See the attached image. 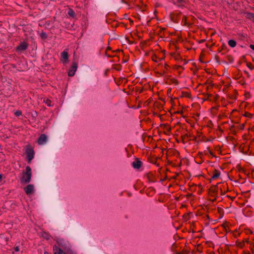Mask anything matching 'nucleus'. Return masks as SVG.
Listing matches in <instances>:
<instances>
[{
  "label": "nucleus",
  "mask_w": 254,
  "mask_h": 254,
  "mask_svg": "<svg viewBox=\"0 0 254 254\" xmlns=\"http://www.w3.org/2000/svg\"><path fill=\"white\" fill-rule=\"evenodd\" d=\"M1 178H2V176L1 174H0V180L1 179Z\"/></svg>",
  "instance_id": "b1692460"
},
{
  "label": "nucleus",
  "mask_w": 254,
  "mask_h": 254,
  "mask_svg": "<svg viewBox=\"0 0 254 254\" xmlns=\"http://www.w3.org/2000/svg\"><path fill=\"white\" fill-rule=\"evenodd\" d=\"M174 3L178 6H183L184 5L185 1L184 0H176L174 1Z\"/></svg>",
  "instance_id": "9b49d317"
},
{
  "label": "nucleus",
  "mask_w": 254,
  "mask_h": 254,
  "mask_svg": "<svg viewBox=\"0 0 254 254\" xmlns=\"http://www.w3.org/2000/svg\"><path fill=\"white\" fill-rule=\"evenodd\" d=\"M68 14L70 16L74 17L75 16V12L73 10L69 9L68 11Z\"/></svg>",
  "instance_id": "2eb2a0df"
},
{
  "label": "nucleus",
  "mask_w": 254,
  "mask_h": 254,
  "mask_svg": "<svg viewBox=\"0 0 254 254\" xmlns=\"http://www.w3.org/2000/svg\"><path fill=\"white\" fill-rule=\"evenodd\" d=\"M57 243L59 246L62 247L63 249H64L66 247V243L63 239H58L57 240Z\"/></svg>",
  "instance_id": "1a4fd4ad"
},
{
  "label": "nucleus",
  "mask_w": 254,
  "mask_h": 254,
  "mask_svg": "<svg viewBox=\"0 0 254 254\" xmlns=\"http://www.w3.org/2000/svg\"><path fill=\"white\" fill-rule=\"evenodd\" d=\"M14 250L15 252H17L19 251V248L18 246H16L14 248Z\"/></svg>",
  "instance_id": "412c9836"
},
{
  "label": "nucleus",
  "mask_w": 254,
  "mask_h": 254,
  "mask_svg": "<svg viewBox=\"0 0 254 254\" xmlns=\"http://www.w3.org/2000/svg\"><path fill=\"white\" fill-rule=\"evenodd\" d=\"M24 189L27 195L32 194L34 191V186L31 184L27 185Z\"/></svg>",
  "instance_id": "7ed1b4c3"
},
{
  "label": "nucleus",
  "mask_w": 254,
  "mask_h": 254,
  "mask_svg": "<svg viewBox=\"0 0 254 254\" xmlns=\"http://www.w3.org/2000/svg\"><path fill=\"white\" fill-rule=\"evenodd\" d=\"M32 177V171L31 168L27 166L26 167L25 172L22 173V176L21 179L22 183H28L30 182Z\"/></svg>",
  "instance_id": "f257e3e1"
},
{
  "label": "nucleus",
  "mask_w": 254,
  "mask_h": 254,
  "mask_svg": "<svg viewBox=\"0 0 254 254\" xmlns=\"http://www.w3.org/2000/svg\"><path fill=\"white\" fill-rule=\"evenodd\" d=\"M249 18L251 19H252L254 21V14H253V13L250 14Z\"/></svg>",
  "instance_id": "6ab92c4d"
},
{
  "label": "nucleus",
  "mask_w": 254,
  "mask_h": 254,
  "mask_svg": "<svg viewBox=\"0 0 254 254\" xmlns=\"http://www.w3.org/2000/svg\"><path fill=\"white\" fill-rule=\"evenodd\" d=\"M132 164L134 168L139 169L141 167V162L139 160L135 161L132 162Z\"/></svg>",
  "instance_id": "9d476101"
},
{
  "label": "nucleus",
  "mask_w": 254,
  "mask_h": 254,
  "mask_svg": "<svg viewBox=\"0 0 254 254\" xmlns=\"http://www.w3.org/2000/svg\"><path fill=\"white\" fill-rule=\"evenodd\" d=\"M43 237H45L47 239H49V236L46 233H44V234L43 235Z\"/></svg>",
  "instance_id": "a211bd4d"
},
{
  "label": "nucleus",
  "mask_w": 254,
  "mask_h": 254,
  "mask_svg": "<svg viewBox=\"0 0 254 254\" xmlns=\"http://www.w3.org/2000/svg\"><path fill=\"white\" fill-rule=\"evenodd\" d=\"M164 59V57H162V58H158L156 56H154L153 58H152V60L155 62H158L159 61H161L162 60H163V59Z\"/></svg>",
  "instance_id": "4468645a"
},
{
  "label": "nucleus",
  "mask_w": 254,
  "mask_h": 254,
  "mask_svg": "<svg viewBox=\"0 0 254 254\" xmlns=\"http://www.w3.org/2000/svg\"><path fill=\"white\" fill-rule=\"evenodd\" d=\"M26 153L27 155V160L28 161V162L30 163L31 160L34 158V150L31 147H28L26 150Z\"/></svg>",
  "instance_id": "f03ea898"
},
{
  "label": "nucleus",
  "mask_w": 254,
  "mask_h": 254,
  "mask_svg": "<svg viewBox=\"0 0 254 254\" xmlns=\"http://www.w3.org/2000/svg\"><path fill=\"white\" fill-rule=\"evenodd\" d=\"M250 48H251L252 50H254V45H252V44L250 45Z\"/></svg>",
  "instance_id": "4be33fe9"
},
{
  "label": "nucleus",
  "mask_w": 254,
  "mask_h": 254,
  "mask_svg": "<svg viewBox=\"0 0 254 254\" xmlns=\"http://www.w3.org/2000/svg\"><path fill=\"white\" fill-rule=\"evenodd\" d=\"M44 254H49L47 252L45 251Z\"/></svg>",
  "instance_id": "5701e85b"
},
{
  "label": "nucleus",
  "mask_w": 254,
  "mask_h": 254,
  "mask_svg": "<svg viewBox=\"0 0 254 254\" xmlns=\"http://www.w3.org/2000/svg\"><path fill=\"white\" fill-rule=\"evenodd\" d=\"M228 44L229 46L232 48H234L236 46V42L233 40H229Z\"/></svg>",
  "instance_id": "f8f14e48"
},
{
  "label": "nucleus",
  "mask_w": 254,
  "mask_h": 254,
  "mask_svg": "<svg viewBox=\"0 0 254 254\" xmlns=\"http://www.w3.org/2000/svg\"><path fill=\"white\" fill-rule=\"evenodd\" d=\"M45 103L49 107H51L52 106L51 104V101L49 99H46V100H44Z\"/></svg>",
  "instance_id": "dca6fc26"
},
{
  "label": "nucleus",
  "mask_w": 254,
  "mask_h": 254,
  "mask_svg": "<svg viewBox=\"0 0 254 254\" xmlns=\"http://www.w3.org/2000/svg\"><path fill=\"white\" fill-rule=\"evenodd\" d=\"M68 53L66 51H63L62 53H61V61L64 63V64H66L68 62Z\"/></svg>",
  "instance_id": "423d86ee"
},
{
  "label": "nucleus",
  "mask_w": 254,
  "mask_h": 254,
  "mask_svg": "<svg viewBox=\"0 0 254 254\" xmlns=\"http://www.w3.org/2000/svg\"><path fill=\"white\" fill-rule=\"evenodd\" d=\"M15 115L16 116H21L22 115V113L19 110H18V111H16L15 112Z\"/></svg>",
  "instance_id": "f3484780"
},
{
  "label": "nucleus",
  "mask_w": 254,
  "mask_h": 254,
  "mask_svg": "<svg viewBox=\"0 0 254 254\" xmlns=\"http://www.w3.org/2000/svg\"><path fill=\"white\" fill-rule=\"evenodd\" d=\"M47 141V136L45 134H43L39 137L38 143L39 144L42 145L45 143Z\"/></svg>",
  "instance_id": "6e6552de"
},
{
  "label": "nucleus",
  "mask_w": 254,
  "mask_h": 254,
  "mask_svg": "<svg viewBox=\"0 0 254 254\" xmlns=\"http://www.w3.org/2000/svg\"><path fill=\"white\" fill-rule=\"evenodd\" d=\"M245 116L248 118H251L252 117V114L247 113L245 114Z\"/></svg>",
  "instance_id": "aec40b11"
},
{
  "label": "nucleus",
  "mask_w": 254,
  "mask_h": 254,
  "mask_svg": "<svg viewBox=\"0 0 254 254\" xmlns=\"http://www.w3.org/2000/svg\"><path fill=\"white\" fill-rule=\"evenodd\" d=\"M219 176H220V173L217 171H215V172H214V173L213 174L212 176L211 177V179L215 180L216 178H217L218 177H219Z\"/></svg>",
  "instance_id": "ddd939ff"
},
{
  "label": "nucleus",
  "mask_w": 254,
  "mask_h": 254,
  "mask_svg": "<svg viewBox=\"0 0 254 254\" xmlns=\"http://www.w3.org/2000/svg\"><path fill=\"white\" fill-rule=\"evenodd\" d=\"M77 64L75 63H73V65L70 69L68 72V75L69 76H73L77 70Z\"/></svg>",
  "instance_id": "20e7f679"
},
{
  "label": "nucleus",
  "mask_w": 254,
  "mask_h": 254,
  "mask_svg": "<svg viewBox=\"0 0 254 254\" xmlns=\"http://www.w3.org/2000/svg\"><path fill=\"white\" fill-rule=\"evenodd\" d=\"M53 251L54 254H65L61 248L56 245L53 246Z\"/></svg>",
  "instance_id": "0eeeda50"
},
{
  "label": "nucleus",
  "mask_w": 254,
  "mask_h": 254,
  "mask_svg": "<svg viewBox=\"0 0 254 254\" xmlns=\"http://www.w3.org/2000/svg\"><path fill=\"white\" fill-rule=\"evenodd\" d=\"M28 45L26 42L21 43L16 48V50L18 51H23L27 49Z\"/></svg>",
  "instance_id": "39448f33"
}]
</instances>
